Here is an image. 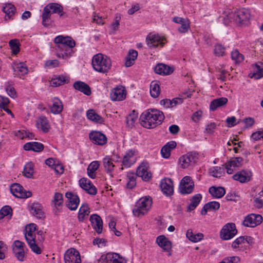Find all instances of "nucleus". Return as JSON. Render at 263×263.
I'll return each instance as SVG.
<instances>
[{"label":"nucleus","instance_id":"1","mask_svg":"<svg viewBox=\"0 0 263 263\" xmlns=\"http://www.w3.org/2000/svg\"><path fill=\"white\" fill-rule=\"evenodd\" d=\"M54 42L57 45L55 50L58 58H68L74 53L76 42L70 36L58 35L54 38Z\"/></svg>","mask_w":263,"mask_h":263},{"label":"nucleus","instance_id":"2","mask_svg":"<svg viewBox=\"0 0 263 263\" xmlns=\"http://www.w3.org/2000/svg\"><path fill=\"white\" fill-rule=\"evenodd\" d=\"M25 237L31 250L36 254H40L42 250L39 243L44 240L43 232L36 231V225L30 223L26 228Z\"/></svg>","mask_w":263,"mask_h":263},{"label":"nucleus","instance_id":"3","mask_svg":"<svg viewBox=\"0 0 263 263\" xmlns=\"http://www.w3.org/2000/svg\"><path fill=\"white\" fill-rule=\"evenodd\" d=\"M163 112L156 109H148L140 116L141 125L147 129L154 128L161 124L164 119Z\"/></svg>","mask_w":263,"mask_h":263},{"label":"nucleus","instance_id":"4","mask_svg":"<svg viewBox=\"0 0 263 263\" xmlns=\"http://www.w3.org/2000/svg\"><path fill=\"white\" fill-rule=\"evenodd\" d=\"M92 66L95 71L105 73L110 69L111 61L107 56L102 53H98L92 58Z\"/></svg>","mask_w":263,"mask_h":263},{"label":"nucleus","instance_id":"5","mask_svg":"<svg viewBox=\"0 0 263 263\" xmlns=\"http://www.w3.org/2000/svg\"><path fill=\"white\" fill-rule=\"evenodd\" d=\"M227 18H224V23H228L231 21V19L241 26L248 24L250 17V12L249 10L242 8L234 13H231L227 16Z\"/></svg>","mask_w":263,"mask_h":263},{"label":"nucleus","instance_id":"6","mask_svg":"<svg viewBox=\"0 0 263 263\" xmlns=\"http://www.w3.org/2000/svg\"><path fill=\"white\" fill-rule=\"evenodd\" d=\"M152 202V199L149 196L140 198L133 209V215L138 217L144 216L151 209Z\"/></svg>","mask_w":263,"mask_h":263},{"label":"nucleus","instance_id":"7","mask_svg":"<svg viewBox=\"0 0 263 263\" xmlns=\"http://www.w3.org/2000/svg\"><path fill=\"white\" fill-rule=\"evenodd\" d=\"M198 154L196 153H188L179 158V164L183 169L193 167L198 159Z\"/></svg>","mask_w":263,"mask_h":263},{"label":"nucleus","instance_id":"8","mask_svg":"<svg viewBox=\"0 0 263 263\" xmlns=\"http://www.w3.org/2000/svg\"><path fill=\"white\" fill-rule=\"evenodd\" d=\"M237 231L235 223H228L220 231V236L222 240H227L232 239L237 234Z\"/></svg>","mask_w":263,"mask_h":263},{"label":"nucleus","instance_id":"9","mask_svg":"<svg viewBox=\"0 0 263 263\" xmlns=\"http://www.w3.org/2000/svg\"><path fill=\"white\" fill-rule=\"evenodd\" d=\"M194 188V183L190 176H186L181 179L179 186L181 194H190L192 193Z\"/></svg>","mask_w":263,"mask_h":263},{"label":"nucleus","instance_id":"10","mask_svg":"<svg viewBox=\"0 0 263 263\" xmlns=\"http://www.w3.org/2000/svg\"><path fill=\"white\" fill-rule=\"evenodd\" d=\"M98 263H126L125 260L119 254L108 253L102 255Z\"/></svg>","mask_w":263,"mask_h":263},{"label":"nucleus","instance_id":"11","mask_svg":"<svg viewBox=\"0 0 263 263\" xmlns=\"http://www.w3.org/2000/svg\"><path fill=\"white\" fill-rule=\"evenodd\" d=\"M11 193L16 197L20 198H27L32 196L29 191H25L23 187L18 183H13L10 186Z\"/></svg>","mask_w":263,"mask_h":263},{"label":"nucleus","instance_id":"12","mask_svg":"<svg viewBox=\"0 0 263 263\" xmlns=\"http://www.w3.org/2000/svg\"><path fill=\"white\" fill-rule=\"evenodd\" d=\"M65 263H81L80 253L74 248L68 249L64 254Z\"/></svg>","mask_w":263,"mask_h":263},{"label":"nucleus","instance_id":"13","mask_svg":"<svg viewBox=\"0 0 263 263\" xmlns=\"http://www.w3.org/2000/svg\"><path fill=\"white\" fill-rule=\"evenodd\" d=\"M262 220V217L260 215L251 214L247 216L242 222L244 226L254 228L259 225Z\"/></svg>","mask_w":263,"mask_h":263},{"label":"nucleus","instance_id":"14","mask_svg":"<svg viewBox=\"0 0 263 263\" xmlns=\"http://www.w3.org/2000/svg\"><path fill=\"white\" fill-rule=\"evenodd\" d=\"M126 96V90L124 87L119 85L112 89L110 93V97L113 101H121L124 100Z\"/></svg>","mask_w":263,"mask_h":263},{"label":"nucleus","instance_id":"15","mask_svg":"<svg viewBox=\"0 0 263 263\" xmlns=\"http://www.w3.org/2000/svg\"><path fill=\"white\" fill-rule=\"evenodd\" d=\"M65 197L67 199L66 201L67 207L71 211H75L77 209L80 203L79 196L71 192L66 193Z\"/></svg>","mask_w":263,"mask_h":263},{"label":"nucleus","instance_id":"16","mask_svg":"<svg viewBox=\"0 0 263 263\" xmlns=\"http://www.w3.org/2000/svg\"><path fill=\"white\" fill-rule=\"evenodd\" d=\"M25 244L24 242L20 240H15L12 245L13 252L15 254L17 259L21 261L24 260L25 256L24 247Z\"/></svg>","mask_w":263,"mask_h":263},{"label":"nucleus","instance_id":"17","mask_svg":"<svg viewBox=\"0 0 263 263\" xmlns=\"http://www.w3.org/2000/svg\"><path fill=\"white\" fill-rule=\"evenodd\" d=\"M165 39L158 34H149L146 37V43L150 47H158L160 45L163 47L164 44Z\"/></svg>","mask_w":263,"mask_h":263},{"label":"nucleus","instance_id":"18","mask_svg":"<svg viewBox=\"0 0 263 263\" xmlns=\"http://www.w3.org/2000/svg\"><path fill=\"white\" fill-rule=\"evenodd\" d=\"M148 163L143 162L137 169V176L142 178L143 180L148 181L152 177V174L148 171Z\"/></svg>","mask_w":263,"mask_h":263},{"label":"nucleus","instance_id":"19","mask_svg":"<svg viewBox=\"0 0 263 263\" xmlns=\"http://www.w3.org/2000/svg\"><path fill=\"white\" fill-rule=\"evenodd\" d=\"M243 159L241 157H235L228 161L224 164L225 169L228 174H232L235 168L242 165Z\"/></svg>","mask_w":263,"mask_h":263},{"label":"nucleus","instance_id":"20","mask_svg":"<svg viewBox=\"0 0 263 263\" xmlns=\"http://www.w3.org/2000/svg\"><path fill=\"white\" fill-rule=\"evenodd\" d=\"M136 151L134 149H129L125 154L123 160L122 165L125 167H130L136 161Z\"/></svg>","mask_w":263,"mask_h":263},{"label":"nucleus","instance_id":"21","mask_svg":"<svg viewBox=\"0 0 263 263\" xmlns=\"http://www.w3.org/2000/svg\"><path fill=\"white\" fill-rule=\"evenodd\" d=\"M79 185L82 189L90 195H95L97 193L96 187L87 178H81L79 180Z\"/></svg>","mask_w":263,"mask_h":263},{"label":"nucleus","instance_id":"22","mask_svg":"<svg viewBox=\"0 0 263 263\" xmlns=\"http://www.w3.org/2000/svg\"><path fill=\"white\" fill-rule=\"evenodd\" d=\"M89 138L96 144L103 145L107 142L105 135L100 132L93 131L89 134Z\"/></svg>","mask_w":263,"mask_h":263},{"label":"nucleus","instance_id":"23","mask_svg":"<svg viewBox=\"0 0 263 263\" xmlns=\"http://www.w3.org/2000/svg\"><path fill=\"white\" fill-rule=\"evenodd\" d=\"M14 74L21 78L22 76L27 74L28 69L26 64L23 62H14L12 65Z\"/></svg>","mask_w":263,"mask_h":263},{"label":"nucleus","instance_id":"24","mask_svg":"<svg viewBox=\"0 0 263 263\" xmlns=\"http://www.w3.org/2000/svg\"><path fill=\"white\" fill-rule=\"evenodd\" d=\"M90 221L93 229L98 234H101L103 230V221L98 214H92L90 217Z\"/></svg>","mask_w":263,"mask_h":263},{"label":"nucleus","instance_id":"25","mask_svg":"<svg viewBox=\"0 0 263 263\" xmlns=\"http://www.w3.org/2000/svg\"><path fill=\"white\" fill-rule=\"evenodd\" d=\"M174 70L173 67L162 63L157 64L154 68L155 73L162 76L170 75L173 72Z\"/></svg>","mask_w":263,"mask_h":263},{"label":"nucleus","instance_id":"26","mask_svg":"<svg viewBox=\"0 0 263 263\" xmlns=\"http://www.w3.org/2000/svg\"><path fill=\"white\" fill-rule=\"evenodd\" d=\"M160 188L162 192L166 195H171L173 193L174 186L172 180L169 178H165L161 180Z\"/></svg>","mask_w":263,"mask_h":263},{"label":"nucleus","instance_id":"27","mask_svg":"<svg viewBox=\"0 0 263 263\" xmlns=\"http://www.w3.org/2000/svg\"><path fill=\"white\" fill-rule=\"evenodd\" d=\"M252 176L251 172L242 170L234 174L233 178L241 183H246L251 180Z\"/></svg>","mask_w":263,"mask_h":263},{"label":"nucleus","instance_id":"28","mask_svg":"<svg viewBox=\"0 0 263 263\" xmlns=\"http://www.w3.org/2000/svg\"><path fill=\"white\" fill-rule=\"evenodd\" d=\"M69 77L67 75H58L53 77L50 81V85L57 87L67 84L69 82Z\"/></svg>","mask_w":263,"mask_h":263},{"label":"nucleus","instance_id":"29","mask_svg":"<svg viewBox=\"0 0 263 263\" xmlns=\"http://www.w3.org/2000/svg\"><path fill=\"white\" fill-rule=\"evenodd\" d=\"M156 243L165 251H170L172 248L171 242L164 235L157 237Z\"/></svg>","mask_w":263,"mask_h":263},{"label":"nucleus","instance_id":"30","mask_svg":"<svg viewBox=\"0 0 263 263\" xmlns=\"http://www.w3.org/2000/svg\"><path fill=\"white\" fill-rule=\"evenodd\" d=\"M73 87L85 95L90 96L91 93L90 87L85 82L77 81L73 84Z\"/></svg>","mask_w":263,"mask_h":263},{"label":"nucleus","instance_id":"31","mask_svg":"<svg viewBox=\"0 0 263 263\" xmlns=\"http://www.w3.org/2000/svg\"><path fill=\"white\" fill-rule=\"evenodd\" d=\"M51 205L58 211L61 210L63 205V197L61 193L57 192L54 194Z\"/></svg>","mask_w":263,"mask_h":263},{"label":"nucleus","instance_id":"32","mask_svg":"<svg viewBox=\"0 0 263 263\" xmlns=\"http://www.w3.org/2000/svg\"><path fill=\"white\" fill-rule=\"evenodd\" d=\"M36 126L44 133H47L50 128L47 118L44 116H41L37 119Z\"/></svg>","mask_w":263,"mask_h":263},{"label":"nucleus","instance_id":"33","mask_svg":"<svg viewBox=\"0 0 263 263\" xmlns=\"http://www.w3.org/2000/svg\"><path fill=\"white\" fill-rule=\"evenodd\" d=\"M30 212L37 218H42L44 217V213L43 211V206L37 202H34L32 204L30 207Z\"/></svg>","mask_w":263,"mask_h":263},{"label":"nucleus","instance_id":"34","mask_svg":"<svg viewBox=\"0 0 263 263\" xmlns=\"http://www.w3.org/2000/svg\"><path fill=\"white\" fill-rule=\"evenodd\" d=\"M176 147V143L175 141L168 142L161 150V154L164 158H168L171 155V151Z\"/></svg>","mask_w":263,"mask_h":263},{"label":"nucleus","instance_id":"35","mask_svg":"<svg viewBox=\"0 0 263 263\" xmlns=\"http://www.w3.org/2000/svg\"><path fill=\"white\" fill-rule=\"evenodd\" d=\"M24 149L25 151L40 152L43 150L44 145L43 144L37 142H28L24 145Z\"/></svg>","mask_w":263,"mask_h":263},{"label":"nucleus","instance_id":"36","mask_svg":"<svg viewBox=\"0 0 263 263\" xmlns=\"http://www.w3.org/2000/svg\"><path fill=\"white\" fill-rule=\"evenodd\" d=\"M63 109L61 101L58 98H54L52 100V105L50 106V111L53 114L60 113Z\"/></svg>","mask_w":263,"mask_h":263},{"label":"nucleus","instance_id":"37","mask_svg":"<svg viewBox=\"0 0 263 263\" xmlns=\"http://www.w3.org/2000/svg\"><path fill=\"white\" fill-rule=\"evenodd\" d=\"M228 102V99L221 97L213 100L210 105V109L212 111H215L218 107L225 105Z\"/></svg>","mask_w":263,"mask_h":263},{"label":"nucleus","instance_id":"38","mask_svg":"<svg viewBox=\"0 0 263 263\" xmlns=\"http://www.w3.org/2000/svg\"><path fill=\"white\" fill-rule=\"evenodd\" d=\"M254 72L251 78L259 79L263 77V63L258 62L253 66Z\"/></svg>","mask_w":263,"mask_h":263},{"label":"nucleus","instance_id":"39","mask_svg":"<svg viewBox=\"0 0 263 263\" xmlns=\"http://www.w3.org/2000/svg\"><path fill=\"white\" fill-rule=\"evenodd\" d=\"M209 192L215 198H220L226 194L224 188L221 186H212L209 188Z\"/></svg>","mask_w":263,"mask_h":263},{"label":"nucleus","instance_id":"40","mask_svg":"<svg viewBox=\"0 0 263 263\" xmlns=\"http://www.w3.org/2000/svg\"><path fill=\"white\" fill-rule=\"evenodd\" d=\"M220 208V203L217 201H211L206 203L202 208L201 214L203 215L206 214L209 210L217 211Z\"/></svg>","mask_w":263,"mask_h":263},{"label":"nucleus","instance_id":"41","mask_svg":"<svg viewBox=\"0 0 263 263\" xmlns=\"http://www.w3.org/2000/svg\"><path fill=\"white\" fill-rule=\"evenodd\" d=\"M3 10L6 14L5 17L6 21H7V18L13 19L12 17L14 15L16 11V9L14 5L10 3L7 4L3 7Z\"/></svg>","mask_w":263,"mask_h":263},{"label":"nucleus","instance_id":"42","mask_svg":"<svg viewBox=\"0 0 263 263\" xmlns=\"http://www.w3.org/2000/svg\"><path fill=\"white\" fill-rule=\"evenodd\" d=\"M45 8H47L49 11L52 13H57L60 16H62L64 13L63 12V7L58 3H50L46 5Z\"/></svg>","mask_w":263,"mask_h":263},{"label":"nucleus","instance_id":"43","mask_svg":"<svg viewBox=\"0 0 263 263\" xmlns=\"http://www.w3.org/2000/svg\"><path fill=\"white\" fill-rule=\"evenodd\" d=\"M88 205L87 203H83L81 206L78 213V218L80 221H83L85 217L90 213Z\"/></svg>","mask_w":263,"mask_h":263},{"label":"nucleus","instance_id":"44","mask_svg":"<svg viewBox=\"0 0 263 263\" xmlns=\"http://www.w3.org/2000/svg\"><path fill=\"white\" fill-rule=\"evenodd\" d=\"M138 52L137 51L131 49L128 51V53L126 58L125 65L126 67H130L134 63L135 60L137 59Z\"/></svg>","mask_w":263,"mask_h":263},{"label":"nucleus","instance_id":"45","mask_svg":"<svg viewBox=\"0 0 263 263\" xmlns=\"http://www.w3.org/2000/svg\"><path fill=\"white\" fill-rule=\"evenodd\" d=\"M202 197L200 194H197L193 196L191 199L190 204L187 206V211L190 212L194 210L199 204Z\"/></svg>","mask_w":263,"mask_h":263},{"label":"nucleus","instance_id":"46","mask_svg":"<svg viewBox=\"0 0 263 263\" xmlns=\"http://www.w3.org/2000/svg\"><path fill=\"white\" fill-rule=\"evenodd\" d=\"M186 237L191 241L194 242L201 240L203 235L202 233H194L192 229H189L186 233Z\"/></svg>","mask_w":263,"mask_h":263},{"label":"nucleus","instance_id":"47","mask_svg":"<svg viewBox=\"0 0 263 263\" xmlns=\"http://www.w3.org/2000/svg\"><path fill=\"white\" fill-rule=\"evenodd\" d=\"M138 113L135 110H133L130 114H129L126 119V125L129 128H133L137 120Z\"/></svg>","mask_w":263,"mask_h":263},{"label":"nucleus","instance_id":"48","mask_svg":"<svg viewBox=\"0 0 263 263\" xmlns=\"http://www.w3.org/2000/svg\"><path fill=\"white\" fill-rule=\"evenodd\" d=\"M103 166L107 173H111L114 170L115 165L113 160L109 156H106L103 159Z\"/></svg>","mask_w":263,"mask_h":263},{"label":"nucleus","instance_id":"49","mask_svg":"<svg viewBox=\"0 0 263 263\" xmlns=\"http://www.w3.org/2000/svg\"><path fill=\"white\" fill-rule=\"evenodd\" d=\"M100 164L98 161L92 162L87 168L88 175L91 178L94 179L96 177V171L98 169Z\"/></svg>","mask_w":263,"mask_h":263},{"label":"nucleus","instance_id":"50","mask_svg":"<svg viewBox=\"0 0 263 263\" xmlns=\"http://www.w3.org/2000/svg\"><path fill=\"white\" fill-rule=\"evenodd\" d=\"M51 11H49L47 8H44L42 17V25L45 27H48L50 25V16Z\"/></svg>","mask_w":263,"mask_h":263},{"label":"nucleus","instance_id":"51","mask_svg":"<svg viewBox=\"0 0 263 263\" xmlns=\"http://www.w3.org/2000/svg\"><path fill=\"white\" fill-rule=\"evenodd\" d=\"M209 174L215 178H220L223 176L224 172V168L219 166H214L209 169Z\"/></svg>","mask_w":263,"mask_h":263},{"label":"nucleus","instance_id":"52","mask_svg":"<svg viewBox=\"0 0 263 263\" xmlns=\"http://www.w3.org/2000/svg\"><path fill=\"white\" fill-rule=\"evenodd\" d=\"M87 117L89 120L97 123L103 122V118L97 114L93 109H89L87 111Z\"/></svg>","mask_w":263,"mask_h":263},{"label":"nucleus","instance_id":"53","mask_svg":"<svg viewBox=\"0 0 263 263\" xmlns=\"http://www.w3.org/2000/svg\"><path fill=\"white\" fill-rule=\"evenodd\" d=\"M24 175L28 178L33 177L34 174V165L32 162L27 163L24 168Z\"/></svg>","mask_w":263,"mask_h":263},{"label":"nucleus","instance_id":"54","mask_svg":"<svg viewBox=\"0 0 263 263\" xmlns=\"http://www.w3.org/2000/svg\"><path fill=\"white\" fill-rule=\"evenodd\" d=\"M191 94L189 92H185L180 95L179 97L174 98L171 100L172 107L177 105L181 104L183 103V99L190 97Z\"/></svg>","mask_w":263,"mask_h":263},{"label":"nucleus","instance_id":"55","mask_svg":"<svg viewBox=\"0 0 263 263\" xmlns=\"http://www.w3.org/2000/svg\"><path fill=\"white\" fill-rule=\"evenodd\" d=\"M160 92L159 85L156 82L153 81L150 85V93L151 96L156 98L158 97Z\"/></svg>","mask_w":263,"mask_h":263},{"label":"nucleus","instance_id":"56","mask_svg":"<svg viewBox=\"0 0 263 263\" xmlns=\"http://www.w3.org/2000/svg\"><path fill=\"white\" fill-rule=\"evenodd\" d=\"M231 59L236 63L242 62L244 60V56L238 50H234L231 52Z\"/></svg>","mask_w":263,"mask_h":263},{"label":"nucleus","instance_id":"57","mask_svg":"<svg viewBox=\"0 0 263 263\" xmlns=\"http://www.w3.org/2000/svg\"><path fill=\"white\" fill-rule=\"evenodd\" d=\"M14 135L16 137L20 139H23L26 138L31 139L33 136L32 133L23 129L15 131Z\"/></svg>","mask_w":263,"mask_h":263},{"label":"nucleus","instance_id":"58","mask_svg":"<svg viewBox=\"0 0 263 263\" xmlns=\"http://www.w3.org/2000/svg\"><path fill=\"white\" fill-rule=\"evenodd\" d=\"M12 210L9 206H4L0 210V219L4 218L5 216L10 218L12 216Z\"/></svg>","mask_w":263,"mask_h":263},{"label":"nucleus","instance_id":"59","mask_svg":"<svg viewBox=\"0 0 263 263\" xmlns=\"http://www.w3.org/2000/svg\"><path fill=\"white\" fill-rule=\"evenodd\" d=\"M6 90L7 94L11 98H15L16 96V91L13 87V83L11 81H8L6 84Z\"/></svg>","mask_w":263,"mask_h":263},{"label":"nucleus","instance_id":"60","mask_svg":"<svg viewBox=\"0 0 263 263\" xmlns=\"http://www.w3.org/2000/svg\"><path fill=\"white\" fill-rule=\"evenodd\" d=\"M9 46L14 54H16L20 51L19 42L17 40H11L9 42Z\"/></svg>","mask_w":263,"mask_h":263},{"label":"nucleus","instance_id":"61","mask_svg":"<svg viewBox=\"0 0 263 263\" xmlns=\"http://www.w3.org/2000/svg\"><path fill=\"white\" fill-rule=\"evenodd\" d=\"M181 25V26L179 27L178 29V31L182 33H185L187 32L190 28V21L187 18Z\"/></svg>","mask_w":263,"mask_h":263},{"label":"nucleus","instance_id":"62","mask_svg":"<svg viewBox=\"0 0 263 263\" xmlns=\"http://www.w3.org/2000/svg\"><path fill=\"white\" fill-rule=\"evenodd\" d=\"M225 53V48L221 44H217L215 46L214 53L218 57L223 56Z\"/></svg>","mask_w":263,"mask_h":263},{"label":"nucleus","instance_id":"63","mask_svg":"<svg viewBox=\"0 0 263 263\" xmlns=\"http://www.w3.org/2000/svg\"><path fill=\"white\" fill-rule=\"evenodd\" d=\"M246 240V238L244 236H240L236 238L232 244V247L234 249L237 248L242 243H243Z\"/></svg>","mask_w":263,"mask_h":263},{"label":"nucleus","instance_id":"64","mask_svg":"<svg viewBox=\"0 0 263 263\" xmlns=\"http://www.w3.org/2000/svg\"><path fill=\"white\" fill-rule=\"evenodd\" d=\"M240 259L238 256H230L223 258L224 263H239Z\"/></svg>","mask_w":263,"mask_h":263}]
</instances>
